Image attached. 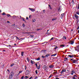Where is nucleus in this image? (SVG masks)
I'll use <instances>...</instances> for the list:
<instances>
[{
  "instance_id": "nucleus-1",
  "label": "nucleus",
  "mask_w": 79,
  "mask_h": 79,
  "mask_svg": "<svg viewBox=\"0 0 79 79\" xmlns=\"http://www.w3.org/2000/svg\"><path fill=\"white\" fill-rule=\"evenodd\" d=\"M14 76V73L13 72L10 73L9 77V79H11L13 78V77Z\"/></svg>"
},
{
  "instance_id": "nucleus-2",
  "label": "nucleus",
  "mask_w": 79,
  "mask_h": 79,
  "mask_svg": "<svg viewBox=\"0 0 79 79\" xmlns=\"http://www.w3.org/2000/svg\"><path fill=\"white\" fill-rule=\"evenodd\" d=\"M30 73V71H29L28 70H27V71L26 72H25V74L26 76H27V74H29V73Z\"/></svg>"
},
{
  "instance_id": "nucleus-3",
  "label": "nucleus",
  "mask_w": 79,
  "mask_h": 79,
  "mask_svg": "<svg viewBox=\"0 0 79 79\" xmlns=\"http://www.w3.org/2000/svg\"><path fill=\"white\" fill-rule=\"evenodd\" d=\"M29 10H31V11H32V12H34V11H35V9H34L29 8Z\"/></svg>"
},
{
  "instance_id": "nucleus-4",
  "label": "nucleus",
  "mask_w": 79,
  "mask_h": 79,
  "mask_svg": "<svg viewBox=\"0 0 79 79\" xmlns=\"http://www.w3.org/2000/svg\"><path fill=\"white\" fill-rule=\"evenodd\" d=\"M43 68L44 70H47V66L44 65L43 66Z\"/></svg>"
},
{
  "instance_id": "nucleus-5",
  "label": "nucleus",
  "mask_w": 79,
  "mask_h": 79,
  "mask_svg": "<svg viewBox=\"0 0 79 79\" xmlns=\"http://www.w3.org/2000/svg\"><path fill=\"white\" fill-rule=\"evenodd\" d=\"M66 70L65 69H62L61 71L60 72V73L61 74H63V73L64 72H66Z\"/></svg>"
},
{
  "instance_id": "nucleus-6",
  "label": "nucleus",
  "mask_w": 79,
  "mask_h": 79,
  "mask_svg": "<svg viewBox=\"0 0 79 79\" xmlns=\"http://www.w3.org/2000/svg\"><path fill=\"white\" fill-rule=\"evenodd\" d=\"M49 67L50 68H53V67H54V65H49Z\"/></svg>"
},
{
  "instance_id": "nucleus-7",
  "label": "nucleus",
  "mask_w": 79,
  "mask_h": 79,
  "mask_svg": "<svg viewBox=\"0 0 79 79\" xmlns=\"http://www.w3.org/2000/svg\"><path fill=\"white\" fill-rule=\"evenodd\" d=\"M40 66H41V65H39L38 67H37L36 69H40V68H41Z\"/></svg>"
},
{
  "instance_id": "nucleus-8",
  "label": "nucleus",
  "mask_w": 79,
  "mask_h": 79,
  "mask_svg": "<svg viewBox=\"0 0 79 79\" xmlns=\"http://www.w3.org/2000/svg\"><path fill=\"white\" fill-rule=\"evenodd\" d=\"M50 55V54H47L45 56V57H46V58H48V56H49Z\"/></svg>"
},
{
  "instance_id": "nucleus-9",
  "label": "nucleus",
  "mask_w": 79,
  "mask_h": 79,
  "mask_svg": "<svg viewBox=\"0 0 79 79\" xmlns=\"http://www.w3.org/2000/svg\"><path fill=\"white\" fill-rule=\"evenodd\" d=\"M68 56L69 57H70V58H73L74 56L73 55H69Z\"/></svg>"
},
{
  "instance_id": "nucleus-10",
  "label": "nucleus",
  "mask_w": 79,
  "mask_h": 79,
  "mask_svg": "<svg viewBox=\"0 0 79 79\" xmlns=\"http://www.w3.org/2000/svg\"><path fill=\"white\" fill-rule=\"evenodd\" d=\"M75 18L77 19H78V18H79V16H77L76 14H75Z\"/></svg>"
},
{
  "instance_id": "nucleus-11",
  "label": "nucleus",
  "mask_w": 79,
  "mask_h": 79,
  "mask_svg": "<svg viewBox=\"0 0 79 79\" xmlns=\"http://www.w3.org/2000/svg\"><path fill=\"white\" fill-rule=\"evenodd\" d=\"M41 52H43V53H45L46 52H47V50H42Z\"/></svg>"
},
{
  "instance_id": "nucleus-12",
  "label": "nucleus",
  "mask_w": 79,
  "mask_h": 79,
  "mask_svg": "<svg viewBox=\"0 0 79 79\" xmlns=\"http://www.w3.org/2000/svg\"><path fill=\"white\" fill-rule=\"evenodd\" d=\"M64 16V13H63L61 15V16L62 17L61 18V19L63 18V16Z\"/></svg>"
},
{
  "instance_id": "nucleus-13",
  "label": "nucleus",
  "mask_w": 79,
  "mask_h": 79,
  "mask_svg": "<svg viewBox=\"0 0 79 79\" xmlns=\"http://www.w3.org/2000/svg\"><path fill=\"white\" fill-rule=\"evenodd\" d=\"M24 19H25L24 18H22V21H23L25 23H26V20H24Z\"/></svg>"
},
{
  "instance_id": "nucleus-14",
  "label": "nucleus",
  "mask_w": 79,
  "mask_h": 79,
  "mask_svg": "<svg viewBox=\"0 0 79 79\" xmlns=\"http://www.w3.org/2000/svg\"><path fill=\"white\" fill-rule=\"evenodd\" d=\"M61 6H59L58 9V11H60V10H61Z\"/></svg>"
},
{
  "instance_id": "nucleus-15",
  "label": "nucleus",
  "mask_w": 79,
  "mask_h": 79,
  "mask_svg": "<svg viewBox=\"0 0 79 79\" xmlns=\"http://www.w3.org/2000/svg\"><path fill=\"white\" fill-rule=\"evenodd\" d=\"M35 60H37V61H39V60H40V57H38L37 59H35Z\"/></svg>"
},
{
  "instance_id": "nucleus-16",
  "label": "nucleus",
  "mask_w": 79,
  "mask_h": 79,
  "mask_svg": "<svg viewBox=\"0 0 79 79\" xmlns=\"http://www.w3.org/2000/svg\"><path fill=\"white\" fill-rule=\"evenodd\" d=\"M66 39V37L64 36L63 37V39L64 40H65Z\"/></svg>"
},
{
  "instance_id": "nucleus-17",
  "label": "nucleus",
  "mask_w": 79,
  "mask_h": 79,
  "mask_svg": "<svg viewBox=\"0 0 79 79\" xmlns=\"http://www.w3.org/2000/svg\"><path fill=\"white\" fill-rule=\"evenodd\" d=\"M53 39H54V37L52 38L49 40V42H51L52 40H53Z\"/></svg>"
},
{
  "instance_id": "nucleus-18",
  "label": "nucleus",
  "mask_w": 79,
  "mask_h": 79,
  "mask_svg": "<svg viewBox=\"0 0 79 79\" xmlns=\"http://www.w3.org/2000/svg\"><path fill=\"white\" fill-rule=\"evenodd\" d=\"M73 44H74V41H71L70 44L71 45H73Z\"/></svg>"
},
{
  "instance_id": "nucleus-19",
  "label": "nucleus",
  "mask_w": 79,
  "mask_h": 79,
  "mask_svg": "<svg viewBox=\"0 0 79 79\" xmlns=\"http://www.w3.org/2000/svg\"><path fill=\"white\" fill-rule=\"evenodd\" d=\"M73 63H76V60L74 59L73 61H72Z\"/></svg>"
},
{
  "instance_id": "nucleus-20",
  "label": "nucleus",
  "mask_w": 79,
  "mask_h": 79,
  "mask_svg": "<svg viewBox=\"0 0 79 79\" xmlns=\"http://www.w3.org/2000/svg\"><path fill=\"white\" fill-rule=\"evenodd\" d=\"M32 33H31V32H25V33H23V34H31Z\"/></svg>"
},
{
  "instance_id": "nucleus-21",
  "label": "nucleus",
  "mask_w": 79,
  "mask_h": 79,
  "mask_svg": "<svg viewBox=\"0 0 79 79\" xmlns=\"http://www.w3.org/2000/svg\"><path fill=\"white\" fill-rule=\"evenodd\" d=\"M67 60H68V58H64V61L65 62H66V61H67Z\"/></svg>"
},
{
  "instance_id": "nucleus-22",
  "label": "nucleus",
  "mask_w": 79,
  "mask_h": 79,
  "mask_svg": "<svg viewBox=\"0 0 79 79\" xmlns=\"http://www.w3.org/2000/svg\"><path fill=\"white\" fill-rule=\"evenodd\" d=\"M23 54H24V52H22L21 53V55H22V56H24V55Z\"/></svg>"
},
{
  "instance_id": "nucleus-23",
  "label": "nucleus",
  "mask_w": 79,
  "mask_h": 79,
  "mask_svg": "<svg viewBox=\"0 0 79 79\" xmlns=\"http://www.w3.org/2000/svg\"><path fill=\"white\" fill-rule=\"evenodd\" d=\"M15 64H12L10 65V67H12V66H14Z\"/></svg>"
},
{
  "instance_id": "nucleus-24",
  "label": "nucleus",
  "mask_w": 79,
  "mask_h": 79,
  "mask_svg": "<svg viewBox=\"0 0 79 79\" xmlns=\"http://www.w3.org/2000/svg\"><path fill=\"white\" fill-rule=\"evenodd\" d=\"M27 61L28 63L29 62V58L28 57L27 58Z\"/></svg>"
},
{
  "instance_id": "nucleus-25",
  "label": "nucleus",
  "mask_w": 79,
  "mask_h": 79,
  "mask_svg": "<svg viewBox=\"0 0 79 79\" xmlns=\"http://www.w3.org/2000/svg\"><path fill=\"white\" fill-rule=\"evenodd\" d=\"M28 77L27 76H26L24 78L25 79H27L28 78V77Z\"/></svg>"
},
{
  "instance_id": "nucleus-26",
  "label": "nucleus",
  "mask_w": 79,
  "mask_h": 79,
  "mask_svg": "<svg viewBox=\"0 0 79 79\" xmlns=\"http://www.w3.org/2000/svg\"><path fill=\"white\" fill-rule=\"evenodd\" d=\"M42 29H41V28H40V29H37L36 30V31H40V30H42Z\"/></svg>"
},
{
  "instance_id": "nucleus-27",
  "label": "nucleus",
  "mask_w": 79,
  "mask_h": 79,
  "mask_svg": "<svg viewBox=\"0 0 79 79\" xmlns=\"http://www.w3.org/2000/svg\"><path fill=\"white\" fill-rule=\"evenodd\" d=\"M53 76V75L52 74H51L49 77L48 78H50L51 77H52Z\"/></svg>"
},
{
  "instance_id": "nucleus-28",
  "label": "nucleus",
  "mask_w": 79,
  "mask_h": 79,
  "mask_svg": "<svg viewBox=\"0 0 79 79\" xmlns=\"http://www.w3.org/2000/svg\"><path fill=\"white\" fill-rule=\"evenodd\" d=\"M56 55H57L56 54H54L52 55L51 56H56Z\"/></svg>"
},
{
  "instance_id": "nucleus-29",
  "label": "nucleus",
  "mask_w": 79,
  "mask_h": 79,
  "mask_svg": "<svg viewBox=\"0 0 79 79\" xmlns=\"http://www.w3.org/2000/svg\"><path fill=\"white\" fill-rule=\"evenodd\" d=\"M34 77H35L34 79H37L38 77H37V76H35Z\"/></svg>"
},
{
  "instance_id": "nucleus-30",
  "label": "nucleus",
  "mask_w": 79,
  "mask_h": 79,
  "mask_svg": "<svg viewBox=\"0 0 79 79\" xmlns=\"http://www.w3.org/2000/svg\"><path fill=\"white\" fill-rule=\"evenodd\" d=\"M72 3L73 4V5H74V0H72Z\"/></svg>"
},
{
  "instance_id": "nucleus-31",
  "label": "nucleus",
  "mask_w": 79,
  "mask_h": 79,
  "mask_svg": "<svg viewBox=\"0 0 79 79\" xmlns=\"http://www.w3.org/2000/svg\"><path fill=\"white\" fill-rule=\"evenodd\" d=\"M35 73L36 74H38V72H37V70H36L35 71Z\"/></svg>"
},
{
  "instance_id": "nucleus-32",
  "label": "nucleus",
  "mask_w": 79,
  "mask_h": 79,
  "mask_svg": "<svg viewBox=\"0 0 79 79\" xmlns=\"http://www.w3.org/2000/svg\"><path fill=\"white\" fill-rule=\"evenodd\" d=\"M56 48H54V49H55V50H56V48H58V47H57V46H56Z\"/></svg>"
},
{
  "instance_id": "nucleus-33",
  "label": "nucleus",
  "mask_w": 79,
  "mask_h": 79,
  "mask_svg": "<svg viewBox=\"0 0 79 79\" xmlns=\"http://www.w3.org/2000/svg\"><path fill=\"white\" fill-rule=\"evenodd\" d=\"M7 16L8 17H9V16H11V15H10V14H7Z\"/></svg>"
},
{
  "instance_id": "nucleus-34",
  "label": "nucleus",
  "mask_w": 79,
  "mask_h": 79,
  "mask_svg": "<svg viewBox=\"0 0 79 79\" xmlns=\"http://www.w3.org/2000/svg\"><path fill=\"white\" fill-rule=\"evenodd\" d=\"M2 15H6V14L5 13V12H3L2 14Z\"/></svg>"
},
{
  "instance_id": "nucleus-35",
  "label": "nucleus",
  "mask_w": 79,
  "mask_h": 79,
  "mask_svg": "<svg viewBox=\"0 0 79 79\" xmlns=\"http://www.w3.org/2000/svg\"><path fill=\"white\" fill-rule=\"evenodd\" d=\"M57 73V72H55L53 73V74H56V73Z\"/></svg>"
},
{
  "instance_id": "nucleus-36",
  "label": "nucleus",
  "mask_w": 79,
  "mask_h": 79,
  "mask_svg": "<svg viewBox=\"0 0 79 79\" xmlns=\"http://www.w3.org/2000/svg\"><path fill=\"white\" fill-rule=\"evenodd\" d=\"M60 47H64V45H60Z\"/></svg>"
},
{
  "instance_id": "nucleus-37",
  "label": "nucleus",
  "mask_w": 79,
  "mask_h": 79,
  "mask_svg": "<svg viewBox=\"0 0 79 79\" xmlns=\"http://www.w3.org/2000/svg\"><path fill=\"white\" fill-rule=\"evenodd\" d=\"M22 72H23V71H19V74H21V73H22Z\"/></svg>"
},
{
  "instance_id": "nucleus-38",
  "label": "nucleus",
  "mask_w": 79,
  "mask_h": 79,
  "mask_svg": "<svg viewBox=\"0 0 79 79\" xmlns=\"http://www.w3.org/2000/svg\"><path fill=\"white\" fill-rule=\"evenodd\" d=\"M24 76H23L21 77V79H24Z\"/></svg>"
},
{
  "instance_id": "nucleus-39",
  "label": "nucleus",
  "mask_w": 79,
  "mask_h": 79,
  "mask_svg": "<svg viewBox=\"0 0 79 79\" xmlns=\"http://www.w3.org/2000/svg\"><path fill=\"white\" fill-rule=\"evenodd\" d=\"M35 65L36 67H38V65H37V63L35 64Z\"/></svg>"
},
{
  "instance_id": "nucleus-40",
  "label": "nucleus",
  "mask_w": 79,
  "mask_h": 79,
  "mask_svg": "<svg viewBox=\"0 0 79 79\" xmlns=\"http://www.w3.org/2000/svg\"><path fill=\"white\" fill-rule=\"evenodd\" d=\"M31 63L32 64H34V63H33V61L32 60H31Z\"/></svg>"
},
{
  "instance_id": "nucleus-41",
  "label": "nucleus",
  "mask_w": 79,
  "mask_h": 79,
  "mask_svg": "<svg viewBox=\"0 0 79 79\" xmlns=\"http://www.w3.org/2000/svg\"><path fill=\"white\" fill-rule=\"evenodd\" d=\"M56 19L55 18L52 19V21H54V20H56Z\"/></svg>"
},
{
  "instance_id": "nucleus-42",
  "label": "nucleus",
  "mask_w": 79,
  "mask_h": 79,
  "mask_svg": "<svg viewBox=\"0 0 79 79\" xmlns=\"http://www.w3.org/2000/svg\"><path fill=\"white\" fill-rule=\"evenodd\" d=\"M75 63H78L77 60H75Z\"/></svg>"
},
{
  "instance_id": "nucleus-43",
  "label": "nucleus",
  "mask_w": 79,
  "mask_h": 79,
  "mask_svg": "<svg viewBox=\"0 0 79 79\" xmlns=\"http://www.w3.org/2000/svg\"><path fill=\"white\" fill-rule=\"evenodd\" d=\"M48 6H49V7L52 10V8H51V6H50V5H48Z\"/></svg>"
},
{
  "instance_id": "nucleus-44",
  "label": "nucleus",
  "mask_w": 79,
  "mask_h": 79,
  "mask_svg": "<svg viewBox=\"0 0 79 79\" xmlns=\"http://www.w3.org/2000/svg\"><path fill=\"white\" fill-rule=\"evenodd\" d=\"M8 46H9V47H10L11 48V45L9 44L8 45Z\"/></svg>"
},
{
  "instance_id": "nucleus-45",
  "label": "nucleus",
  "mask_w": 79,
  "mask_h": 79,
  "mask_svg": "<svg viewBox=\"0 0 79 79\" xmlns=\"http://www.w3.org/2000/svg\"><path fill=\"white\" fill-rule=\"evenodd\" d=\"M33 22H35V19H34L33 20Z\"/></svg>"
},
{
  "instance_id": "nucleus-46",
  "label": "nucleus",
  "mask_w": 79,
  "mask_h": 79,
  "mask_svg": "<svg viewBox=\"0 0 79 79\" xmlns=\"http://www.w3.org/2000/svg\"><path fill=\"white\" fill-rule=\"evenodd\" d=\"M46 34H48V35L49 34H50L49 33H48V32H47L46 33Z\"/></svg>"
},
{
  "instance_id": "nucleus-47",
  "label": "nucleus",
  "mask_w": 79,
  "mask_h": 79,
  "mask_svg": "<svg viewBox=\"0 0 79 79\" xmlns=\"http://www.w3.org/2000/svg\"><path fill=\"white\" fill-rule=\"evenodd\" d=\"M22 26L23 27H25V25L24 24H23Z\"/></svg>"
},
{
  "instance_id": "nucleus-48",
  "label": "nucleus",
  "mask_w": 79,
  "mask_h": 79,
  "mask_svg": "<svg viewBox=\"0 0 79 79\" xmlns=\"http://www.w3.org/2000/svg\"><path fill=\"white\" fill-rule=\"evenodd\" d=\"M7 71L9 73H10V70H7Z\"/></svg>"
},
{
  "instance_id": "nucleus-49",
  "label": "nucleus",
  "mask_w": 79,
  "mask_h": 79,
  "mask_svg": "<svg viewBox=\"0 0 79 79\" xmlns=\"http://www.w3.org/2000/svg\"><path fill=\"white\" fill-rule=\"evenodd\" d=\"M77 15H79V12H77Z\"/></svg>"
},
{
  "instance_id": "nucleus-50",
  "label": "nucleus",
  "mask_w": 79,
  "mask_h": 79,
  "mask_svg": "<svg viewBox=\"0 0 79 79\" xmlns=\"http://www.w3.org/2000/svg\"><path fill=\"white\" fill-rule=\"evenodd\" d=\"M15 37L17 39H19V38L17 36H15Z\"/></svg>"
},
{
  "instance_id": "nucleus-51",
  "label": "nucleus",
  "mask_w": 79,
  "mask_h": 79,
  "mask_svg": "<svg viewBox=\"0 0 79 79\" xmlns=\"http://www.w3.org/2000/svg\"><path fill=\"white\" fill-rule=\"evenodd\" d=\"M77 49H79V46L77 47Z\"/></svg>"
},
{
  "instance_id": "nucleus-52",
  "label": "nucleus",
  "mask_w": 79,
  "mask_h": 79,
  "mask_svg": "<svg viewBox=\"0 0 79 79\" xmlns=\"http://www.w3.org/2000/svg\"><path fill=\"white\" fill-rule=\"evenodd\" d=\"M32 78V77H31L29 79H31Z\"/></svg>"
},
{
  "instance_id": "nucleus-53",
  "label": "nucleus",
  "mask_w": 79,
  "mask_h": 79,
  "mask_svg": "<svg viewBox=\"0 0 79 79\" xmlns=\"http://www.w3.org/2000/svg\"><path fill=\"white\" fill-rule=\"evenodd\" d=\"M42 56V58H45V56Z\"/></svg>"
},
{
  "instance_id": "nucleus-54",
  "label": "nucleus",
  "mask_w": 79,
  "mask_h": 79,
  "mask_svg": "<svg viewBox=\"0 0 79 79\" xmlns=\"http://www.w3.org/2000/svg\"><path fill=\"white\" fill-rule=\"evenodd\" d=\"M45 10H43V11L44 12V13L45 12Z\"/></svg>"
},
{
  "instance_id": "nucleus-55",
  "label": "nucleus",
  "mask_w": 79,
  "mask_h": 79,
  "mask_svg": "<svg viewBox=\"0 0 79 79\" xmlns=\"http://www.w3.org/2000/svg\"><path fill=\"white\" fill-rule=\"evenodd\" d=\"M79 29V26H78V28H77V30H78V29Z\"/></svg>"
},
{
  "instance_id": "nucleus-56",
  "label": "nucleus",
  "mask_w": 79,
  "mask_h": 79,
  "mask_svg": "<svg viewBox=\"0 0 79 79\" xmlns=\"http://www.w3.org/2000/svg\"><path fill=\"white\" fill-rule=\"evenodd\" d=\"M73 79H76V78L74 77H73Z\"/></svg>"
},
{
  "instance_id": "nucleus-57",
  "label": "nucleus",
  "mask_w": 79,
  "mask_h": 79,
  "mask_svg": "<svg viewBox=\"0 0 79 79\" xmlns=\"http://www.w3.org/2000/svg\"><path fill=\"white\" fill-rule=\"evenodd\" d=\"M31 17V15H30L29 16V18H30Z\"/></svg>"
},
{
  "instance_id": "nucleus-58",
  "label": "nucleus",
  "mask_w": 79,
  "mask_h": 79,
  "mask_svg": "<svg viewBox=\"0 0 79 79\" xmlns=\"http://www.w3.org/2000/svg\"><path fill=\"white\" fill-rule=\"evenodd\" d=\"M74 77H77V76H76L75 75H74Z\"/></svg>"
},
{
  "instance_id": "nucleus-59",
  "label": "nucleus",
  "mask_w": 79,
  "mask_h": 79,
  "mask_svg": "<svg viewBox=\"0 0 79 79\" xmlns=\"http://www.w3.org/2000/svg\"><path fill=\"white\" fill-rule=\"evenodd\" d=\"M26 19H27H27H28V17H27Z\"/></svg>"
},
{
  "instance_id": "nucleus-60",
  "label": "nucleus",
  "mask_w": 79,
  "mask_h": 79,
  "mask_svg": "<svg viewBox=\"0 0 79 79\" xmlns=\"http://www.w3.org/2000/svg\"><path fill=\"white\" fill-rule=\"evenodd\" d=\"M25 70H26V66H25Z\"/></svg>"
},
{
  "instance_id": "nucleus-61",
  "label": "nucleus",
  "mask_w": 79,
  "mask_h": 79,
  "mask_svg": "<svg viewBox=\"0 0 79 79\" xmlns=\"http://www.w3.org/2000/svg\"><path fill=\"white\" fill-rule=\"evenodd\" d=\"M77 9H79V4H78V7L77 8Z\"/></svg>"
},
{
  "instance_id": "nucleus-62",
  "label": "nucleus",
  "mask_w": 79,
  "mask_h": 79,
  "mask_svg": "<svg viewBox=\"0 0 79 79\" xmlns=\"http://www.w3.org/2000/svg\"><path fill=\"white\" fill-rule=\"evenodd\" d=\"M71 61H73V59H71Z\"/></svg>"
},
{
  "instance_id": "nucleus-63",
  "label": "nucleus",
  "mask_w": 79,
  "mask_h": 79,
  "mask_svg": "<svg viewBox=\"0 0 79 79\" xmlns=\"http://www.w3.org/2000/svg\"><path fill=\"white\" fill-rule=\"evenodd\" d=\"M13 18H16V16L14 15V16H13Z\"/></svg>"
},
{
  "instance_id": "nucleus-64",
  "label": "nucleus",
  "mask_w": 79,
  "mask_h": 79,
  "mask_svg": "<svg viewBox=\"0 0 79 79\" xmlns=\"http://www.w3.org/2000/svg\"><path fill=\"white\" fill-rule=\"evenodd\" d=\"M56 79H60V78H56Z\"/></svg>"
}]
</instances>
